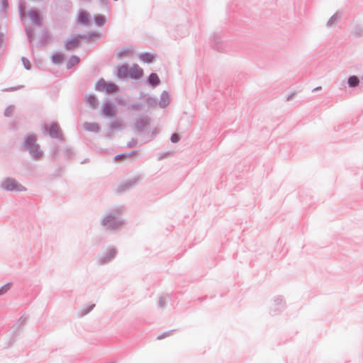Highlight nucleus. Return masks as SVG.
Wrapping results in <instances>:
<instances>
[{
    "mask_svg": "<svg viewBox=\"0 0 363 363\" xmlns=\"http://www.w3.org/2000/svg\"><path fill=\"white\" fill-rule=\"evenodd\" d=\"M104 222H106V224H107V223L108 222V218H106L104 220Z\"/></svg>",
    "mask_w": 363,
    "mask_h": 363,
    "instance_id": "a878e982",
    "label": "nucleus"
},
{
    "mask_svg": "<svg viewBox=\"0 0 363 363\" xmlns=\"http://www.w3.org/2000/svg\"><path fill=\"white\" fill-rule=\"evenodd\" d=\"M103 112L107 117H113L116 115L115 108L112 105L108 104L104 105Z\"/></svg>",
    "mask_w": 363,
    "mask_h": 363,
    "instance_id": "39448f33",
    "label": "nucleus"
},
{
    "mask_svg": "<svg viewBox=\"0 0 363 363\" xmlns=\"http://www.w3.org/2000/svg\"><path fill=\"white\" fill-rule=\"evenodd\" d=\"M95 21L97 25L102 26L105 23V18L103 16H99L96 17Z\"/></svg>",
    "mask_w": 363,
    "mask_h": 363,
    "instance_id": "a211bd4d",
    "label": "nucleus"
},
{
    "mask_svg": "<svg viewBox=\"0 0 363 363\" xmlns=\"http://www.w3.org/2000/svg\"><path fill=\"white\" fill-rule=\"evenodd\" d=\"M2 186L7 191H23L26 190V188L23 185L12 179H6L2 184Z\"/></svg>",
    "mask_w": 363,
    "mask_h": 363,
    "instance_id": "f03ea898",
    "label": "nucleus"
},
{
    "mask_svg": "<svg viewBox=\"0 0 363 363\" xmlns=\"http://www.w3.org/2000/svg\"><path fill=\"white\" fill-rule=\"evenodd\" d=\"M79 62V58L76 57V56H73L70 59H69V67H72V66H74L77 64H78Z\"/></svg>",
    "mask_w": 363,
    "mask_h": 363,
    "instance_id": "f3484780",
    "label": "nucleus"
},
{
    "mask_svg": "<svg viewBox=\"0 0 363 363\" xmlns=\"http://www.w3.org/2000/svg\"><path fill=\"white\" fill-rule=\"evenodd\" d=\"M91 126H92V128H87V129H89V130H98L99 127H98V125H91Z\"/></svg>",
    "mask_w": 363,
    "mask_h": 363,
    "instance_id": "393cba45",
    "label": "nucleus"
},
{
    "mask_svg": "<svg viewBox=\"0 0 363 363\" xmlns=\"http://www.w3.org/2000/svg\"><path fill=\"white\" fill-rule=\"evenodd\" d=\"M140 60L144 62L150 63L154 60V55L150 53H143L140 55Z\"/></svg>",
    "mask_w": 363,
    "mask_h": 363,
    "instance_id": "0eeeda50",
    "label": "nucleus"
},
{
    "mask_svg": "<svg viewBox=\"0 0 363 363\" xmlns=\"http://www.w3.org/2000/svg\"><path fill=\"white\" fill-rule=\"evenodd\" d=\"M23 65H24L25 67L27 69H29L30 67V62L28 60H26L25 58H23Z\"/></svg>",
    "mask_w": 363,
    "mask_h": 363,
    "instance_id": "b1692460",
    "label": "nucleus"
},
{
    "mask_svg": "<svg viewBox=\"0 0 363 363\" xmlns=\"http://www.w3.org/2000/svg\"><path fill=\"white\" fill-rule=\"evenodd\" d=\"M106 91L108 93H114L117 91V86L114 84H109L106 85Z\"/></svg>",
    "mask_w": 363,
    "mask_h": 363,
    "instance_id": "ddd939ff",
    "label": "nucleus"
},
{
    "mask_svg": "<svg viewBox=\"0 0 363 363\" xmlns=\"http://www.w3.org/2000/svg\"><path fill=\"white\" fill-rule=\"evenodd\" d=\"M45 129L52 137H57L60 133V128L57 124H50L45 127Z\"/></svg>",
    "mask_w": 363,
    "mask_h": 363,
    "instance_id": "20e7f679",
    "label": "nucleus"
},
{
    "mask_svg": "<svg viewBox=\"0 0 363 363\" xmlns=\"http://www.w3.org/2000/svg\"><path fill=\"white\" fill-rule=\"evenodd\" d=\"M52 60L55 63H60L62 60V56L61 55H54Z\"/></svg>",
    "mask_w": 363,
    "mask_h": 363,
    "instance_id": "aec40b11",
    "label": "nucleus"
},
{
    "mask_svg": "<svg viewBox=\"0 0 363 363\" xmlns=\"http://www.w3.org/2000/svg\"><path fill=\"white\" fill-rule=\"evenodd\" d=\"M79 43V40L77 38H71L66 42V47L67 49L71 50L75 48Z\"/></svg>",
    "mask_w": 363,
    "mask_h": 363,
    "instance_id": "423d86ee",
    "label": "nucleus"
},
{
    "mask_svg": "<svg viewBox=\"0 0 363 363\" xmlns=\"http://www.w3.org/2000/svg\"><path fill=\"white\" fill-rule=\"evenodd\" d=\"M320 89H321V87L320 86V87H317V88L314 89V90H319Z\"/></svg>",
    "mask_w": 363,
    "mask_h": 363,
    "instance_id": "cd10ccee",
    "label": "nucleus"
},
{
    "mask_svg": "<svg viewBox=\"0 0 363 363\" xmlns=\"http://www.w3.org/2000/svg\"><path fill=\"white\" fill-rule=\"evenodd\" d=\"M333 18H334V17H332V18H331V19H330V20H329V21H328V23H332L331 22H332V20H333Z\"/></svg>",
    "mask_w": 363,
    "mask_h": 363,
    "instance_id": "bb28decb",
    "label": "nucleus"
},
{
    "mask_svg": "<svg viewBox=\"0 0 363 363\" xmlns=\"http://www.w3.org/2000/svg\"><path fill=\"white\" fill-rule=\"evenodd\" d=\"M121 126H122V123L120 121L113 122V123H111V128H120Z\"/></svg>",
    "mask_w": 363,
    "mask_h": 363,
    "instance_id": "5701e85b",
    "label": "nucleus"
},
{
    "mask_svg": "<svg viewBox=\"0 0 363 363\" xmlns=\"http://www.w3.org/2000/svg\"><path fill=\"white\" fill-rule=\"evenodd\" d=\"M35 138L34 136H29L25 141L26 146L29 149L30 152L36 158L41 157L42 153L39 150L38 145L35 144Z\"/></svg>",
    "mask_w": 363,
    "mask_h": 363,
    "instance_id": "f257e3e1",
    "label": "nucleus"
},
{
    "mask_svg": "<svg viewBox=\"0 0 363 363\" xmlns=\"http://www.w3.org/2000/svg\"><path fill=\"white\" fill-rule=\"evenodd\" d=\"M148 81L151 84L154 86L157 85L160 83V79L158 76L155 73H152L150 75Z\"/></svg>",
    "mask_w": 363,
    "mask_h": 363,
    "instance_id": "1a4fd4ad",
    "label": "nucleus"
},
{
    "mask_svg": "<svg viewBox=\"0 0 363 363\" xmlns=\"http://www.w3.org/2000/svg\"><path fill=\"white\" fill-rule=\"evenodd\" d=\"M128 70L129 69L128 68L127 66H121L119 67L118 69V74L120 77H122V76H125L126 74H128Z\"/></svg>",
    "mask_w": 363,
    "mask_h": 363,
    "instance_id": "f8f14e48",
    "label": "nucleus"
},
{
    "mask_svg": "<svg viewBox=\"0 0 363 363\" xmlns=\"http://www.w3.org/2000/svg\"><path fill=\"white\" fill-rule=\"evenodd\" d=\"M132 154H121V155H116L115 157H114V160L116 162H119L122 160H125V159H127L128 157H129Z\"/></svg>",
    "mask_w": 363,
    "mask_h": 363,
    "instance_id": "4468645a",
    "label": "nucleus"
},
{
    "mask_svg": "<svg viewBox=\"0 0 363 363\" xmlns=\"http://www.w3.org/2000/svg\"><path fill=\"white\" fill-rule=\"evenodd\" d=\"M87 102L90 106L94 107L96 104V99L94 96H89L87 97Z\"/></svg>",
    "mask_w": 363,
    "mask_h": 363,
    "instance_id": "6ab92c4d",
    "label": "nucleus"
},
{
    "mask_svg": "<svg viewBox=\"0 0 363 363\" xmlns=\"http://www.w3.org/2000/svg\"><path fill=\"white\" fill-rule=\"evenodd\" d=\"M359 84V79L356 76H352L348 79V84L350 86H355Z\"/></svg>",
    "mask_w": 363,
    "mask_h": 363,
    "instance_id": "9b49d317",
    "label": "nucleus"
},
{
    "mask_svg": "<svg viewBox=\"0 0 363 363\" xmlns=\"http://www.w3.org/2000/svg\"><path fill=\"white\" fill-rule=\"evenodd\" d=\"M79 20L82 23H88L89 22V13L86 11H81L79 15Z\"/></svg>",
    "mask_w": 363,
    "mask_h": 363,
    "instance_id": "6e6552de",
    "label": "nucleus"
},
{
    "mask_svg": "<svg viewBox=\"0 0 363 363\" xmlns=\"http://www.w3.org/2000/svg\"><path fill=\"white\" fill-rule=\"evenodd\" d=\"M132 52V49L130 48H126L123 50H122L119 53L118 55L122 56H127L129 55Z\"/></svg>",
    "mask_w": 363,
    "mask_h": 363,
    "instance_id": "2eb2a0df",
    "label": "nucleus"
},
{
    "mask_svg": "<svg viewBox=\"0 0 363 363\" xmlns=\"http://www.w3.org/2000/svg\"><path fill=\"white\" fill-rule=\"evenodd\" d=\"M28 15L35 22H38L40 20V15L36 11H30Z\"/></svg>",
    "mask_w": 363,
    "mask_h": 363,
    "instance_id": "9d476101",
    "label": "nucleus"
},
{
    "mask_svg": "<svg viewBox=\"0 0 363 363\" xmlns=\"http://www.w3.org/2000/svg\"><path fill=\"white\" fill-rule=\"evenodd\" d=\"M143 74V69L138 65H133L128 70V75L131 78L138 79L142 77Z\"/></svg>",
    "mask_w": 363,
    "mask_h": 363,
    "instance_id": "7ed1b4c3",
    "label": "nucleus"
},
{
    "mask_svg": "<svg viewBox=\"0 0 363 363\" xmlns=\"http://www.w3.org/2000/svg\"><path fill=\"white\" fill-rule=\"evenodd\" d=\"M9 289H10L9 284H6V285L2 286L0 289V295L3 294L4 292L7 291Z\"/></svg>",
    "mask_w": 363,
    "mask_h": 363,
    "instance_id": "412c9836",
    "label": "nucleus"
},
{
    "mask_svg": "<svg viewBox=\"0 0 363 363\" xmlns=\"http://www.w3.org/2000/svg\"><path fill=\"white\" fill-rule=\"evenodd\" d=\"M171 140L172 143H177L179 140V136L178 134H173L171 137Z\"/></svg>",
    "mask_w": 363,
    "mask_h": 363,
    "instance_id": "4be33fe9",
    "label": "nucleus"
},
{
    "mask_svg": "<svg viewBox=\"0 0 363 363\" xmlns=\"http://www.w3.org/2000/svg\"><path fill=\"white\" fill-rule=\"evenodd\" d=\"M106 84L105 82L104 81H100L97 83L96 84V89L97 90H99V91H104V90H106Z\"/></svg>",
    "mask_w": 363,
    "mask_h": 363,
    "instance_id": "dca6fc26",
    "label": "nucleus"
}]
</instances>
